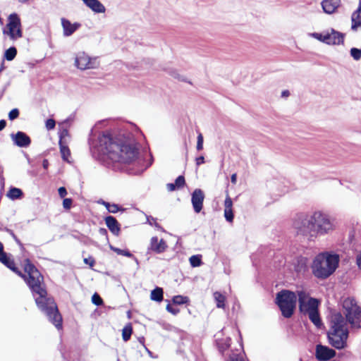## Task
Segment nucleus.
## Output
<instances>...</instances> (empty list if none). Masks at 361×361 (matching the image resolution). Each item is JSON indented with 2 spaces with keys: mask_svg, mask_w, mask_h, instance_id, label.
<instances>
[{
  "mask_svg": "<svg viewBox=\"0 0 361 361\" xmlns=\"http://www.w3.org/2000/svg\"><path fill=\"white\" fill-rule=\"evenodd\" d=\"M87 8L96 14L106 13L105 6L99 0H81Z\"/></svg>",
  "mask_w": 361,
  "mask_h": 361,
  "instance_id": "16",
  "label": "nucleus"
},
{
  "mask_svg": "<svg viewBox=\"0 0 361 361\" xmlns=\"http://www.w3.org/2000/svg\"><path fill=\"white\" fill-rule=\"evenodd\" d=\"M85 263H87V262H89V260H87V259H85Z\"/></svg>",
  "mask_w": 361,
  "mask_h": 361,
  "instance_id": "54",
  "label": "nucleus"
},
{
  "mask_svg": "<svg viewBox=\"0 0 361 361\" xmlns=\"http://www.w3.org/2000/svg\"><path fill=\"white\" fill-rule=\"evenodd\" d=\"M7 197L12 200L20 199L23 197V192L19 188H11L8 191Z\"/></svg>",
  "mask_w": 361,
  "mask_h": 361,
  "instance_id": "23",
  "label": "nucleus"
},
{
  "mask_svg": "<svg viewBox=\"0 0 361 361\" xmlns=\"http://www.w3.org/2000/svg\"><path fill=\"white\" fill-rule=\"evenodd\" d=\"M167 245L163 239H159L157 237H152L150 240L149 249L157 252L161 253L166 250Z\"/></svg>",
  "mask_w": 361,
  "mask_h": 361,
  "instance_id": "18",
  "label": "nucleus"
},
{
  "mask_svg": "<svg viewBox=\"0 0 361 361\" xmlns=\"http://www.w3.org/2000/svg\"><path fill=\"white\" fill-rule=\"evenodd\" d=\"M109 247H110V249L111 250H113L114 252H116L118 255H123V256H126V257H133L132 254L129 251H128V250H121V249L115 247H114L112 245H110Z\"/></svg>",
  "mask_w": 361,
  "mask_h": 361,
  "instance_id": "33",
  "label": "nucleus"
},
{
  "mask_svg": "<svg viewBox=\"0 0 361 361\" xmlns=\"http://www.w3.org/2000/svg\"><path fill=\"white\" fill-rule=\"evenodd\" d=\"M195 162L197 166H200V164H202L204 163V158L203 156H200L199 157H197L195 159Z\"/></svg>",
  "mask_w": 361,
  "mask_h": 361,
  "instance_id": "45",
  "label": "nucleus"
},
{
  "mask_svg": "<svg viewBox=\"0 0 361 361\" xmlns=\"http://www.w3.org/2000/svg\"><path fill=\"white\" fill-rule=\"evenodd\" d=\"M203 149V136L202 133H199L197 135V149L200 151Z\"/></svg>",
  "mask_w": 361,
  "mask_h": 361,
  "instance_id": "36",
  "label": "nucleus"
},
{
  "mask_svg": "<svg viewBox=\"0 0 361 361\" xmlns=\"http://www.w3.org/2000/svg\"><path fill=\"white\" fill-rule=\"evenodd\" d=\"M163 289L161 288L157 287L151 291L150 299L160 302L163 300Z\"/></svg>",
  "mask_w": 361,
  "mask_h": 361,
  "instance_id": "22",
  "label": "nucleus"
},
{
  "mask_svg": "<svg viewBox=\"0 0 361 361\" xmlns=\"http://www.w3.org/2000/svg\"><path fill=\"white\" fill-rule=\"evenodd\" d=\"M19 116V111L18 109H12L8 114V118L10 120H14Z\"/></svg>",
  "mask_w": 361,
  "mask_h": 361,
  "instance_id": "37",
  "label": "nucleus"
},
{
  "mask_svg": "<svg viewBox=\"0 0 361 361\" xmlns=\"http://www.w3.org/2000/svg\"><path fill=\"white\" fill-rule=\"evenodd\" d=\"M19 2L20 3H26L29 0H18Z\"/></svg>",
  "mask_w": 361,
  "mask_h": 361,
  "instance_id": "52",
  "label": "nucleus"
},
{
  "mask_svg": "<svg viewBox=\"0 0 361 361\" xmlns=\"http://www.w3.org/2000/svg\"><path fill=\"white\" fill-rule=\"evenodd\" d=\"M231 180L233 184H235L237 182V175L235 173L232 174Z\"/></svg>",
  "mask_w": 361,
  "mask_h": 361,
  "instance_id": "47",
  "label": "nucleus"
},
{
  "mask_svg": "<svg viewBox=\"0 0 361 361\" xmlns=\"http://www.w3.org/2000/svg\"><path fill=\"white\" fill-rule=\"evenodd\" d=\"M100 203L103 204L110 213L115 214L118 211L123 210L118 204H110L103 200L101 201Z\"/></svg>",
  "mask_w": 361,
  "mask_h": 361,
  "instance_id": "25",
  "label": "nucleus"
},
{
  "mask_svg": "<svg viewBox=\"0 0 361 361\" xmlns=\"http://www.w3.org/2000/svg\"><path fill=\"white\" fill-rule=\"evenodd\" d=\"M356 264L360 269H361V250L359 251L356 256Z\"/></svg>",
  "mask_w": 361,
  "mask_h": 361,
  "instance_id": "44",
  "label": "nucleus"
},
{
  "mask_svg": "<svg viewBox=\"0 0 361 361\" xmlns=\"http://www.w3.org/2000/svg\"><path fill=\"white\" fill-rule=\"evenodd\" d=\"M11 138L13 143L19 147H27L31 142V140L29 136L21 131L11 134Z\"/></svg>",
  "mask_w": 361,
  "mask_h": 361,
  "instance_id": "14",
  "label": "nucleus"
},
{
  "mask_svg": "<svg viewBox=\"0 0 361 361\" xmlns=\"http://www.w3.org/2000/svg\"><path fill=\"white\" fill-rule=\"evenodd\" d=\"M60 151L61 154L62 159L64 161L69 162V157L71 156V152L68 147L64 145L62 142H60Z\"/></svg>",
  "mask_w": 361,
  "mask_h": 361,
  "instance_id": "26",
  "label": "nucleus"
},
{
  "mask_svg": "<svg viewBox=\"0 0 361 361\" xmlns=\"http://www.w3.org/2000/svg\"><path fill=\"white\" fill-rule=\"evenodd\" d=\"M341 5V0H323L321 6L323 11L326 14H333Z\"/></svg>",
  "mask_w": 361,
  "mask_h": 361,
  "instance_id": "17",
  "label": "nucleus"
},
{
  "mask_svg": "<svg viewBox=\"0 0 361 361\" xmlns=\"http://www.w3.org/2000/svg\"><path fill=\"white\" fill-rule=\"evenodd\" d=\"M6 124V123L4 120L0 121V131L5 128Z\"/></svg>",
  "mask_w": 361,
  "mask_h": 361,
  "instance_id": "48",
  "label": "nucleus"
},
{
  "mask_svg": "<svg viewBox=\"0 0 361 361\" xmlns=\"http://www.w3.org/2000/svg\"><path fill=\"white\" fill-rule=\"evenodd\" d=\"M189 262L192 267H198L202 265V256L200 255H192L190 257Z\"/></svg>",
  "mask_w": 361,
  "mask_h": 361,
  "instance_id": "27",
  "label": "nucleus"
},
{
  "mask_svg": "<svg viewBox=\"0 0 361 361\" xmlns=\"http://www.w3.org/2000/svg\"><path fill=\"white\" fill-rule=\"evenodd\" d=\"M297 295L300 312L308 315L310 321L317 328H320L322 326V322L318 311L319 300L310 297L309 293L304 290H297Z\"/></svg>",
  "mask_w": 361,
  "mask_h": 361,
  "instance_id": "5",
  "label": "nucleus"
},
{
  "mask_svg": "<svg viewBox=\"0 0 361 361\" xmlns=\"http://www.w3.org/2000/svg\"><path fill=\"white\" fill-rule=\"evenodd\" d=\"M171 76H173L174 78H176L179 80L184 81L185 77L182 75H180L177 71L173 70L170 73Z\"/></svg>",
  "mask_w": 361,
  "mask_h": 361,
  "instance_id": "38",
  "label": "nucleus"
},
{
  "mask_svg": "<svg viewBox=\"0 0 361 361\" xmlns=\"http://www.w3.org/2000/svg\"><path fill=\"white\" fill-rule=\"evenodd\" d=\"M224 217L228 222H233L234 215L233 212V201L227 195L224 201Z\"/></svg>",
  "mask_w": 361,
  "mask_h": 361,
  "instance_id": "20",
  "label": "nucleus"
},
{
  "mask_svg": "<svg viewBox=\"0 0 361 361\" xmlns=\"http://www.w3.org/2000/svg\"><path fill=\"white\" fill-rule=\"evenodd\" d=\"M308 35L322 43L328 45L343 44L345 39V34L331 28L322 33L311 32Z\"/></svg>",
  "mask_w": 361,
  "mask_h": 361,
  "instance_id": "10",
  "label": "nucleus"
},
{
  "mask_svg": "<svg viewBox=\"0 0 361 361\" xmlns=\"http://www.w3.org/2000/svg\"><path fill=\"white\" fill-rule=\"evenodd\" d=\"M351 29L356 31L361 27V0H359V4L357 9L351 15Z\"/></svg>",
  "mask_w": 361,
  "mask_h": 361,
  "instance_id": "19",
  "label": "nucleus"
},
{
  "mask_svg": "<svg viewBox=\"0 0 361 361\" xmlns=\"http://www.w3.org/2000/svg\"><path fill=\"white\" fill-rule=\"evenodd\" d=\"M175 185L177 189L182 188L185 185V178L183 176H178L175 180Z\"/></svg>",
  "mask_w": 361,
  "mask_h": 361,
  "instance_id": "34",
  "label": "nucleus"
},
{
  "mask_svg": "<svg viewBox=\"0 0 361 361\" xmlns=\"http://www.w3.org/2000/svg\"><path fill=\"white\" fill-rule=\"evenodd\" d=\"M217 345L221 351L226 350L230 345V338H226L225 339H218Z\"/></svg>",
  "mask_w": 361,
  "mask_h": 361,
  "instance_id": "28",
  "label": "nucleus"
},
{
  "mask_svg": "<svg viewBox=\"0 0 361 361\" xmlns=\"http://www.w3.org/2000/svg\"><path fill=\"white\" fill-rule=\"evenodd\" d=\"M315 355L318 360L326 361L334 357L336 355V352L327 346L317 345Z\"/></svg>",
  "mask_w": 361,
  "mask_h": 361,
  "instance_id": "12",
  "label": "nucleus"
},
{
  "mask_svg": "<svg viewBox=\"0 0 361 361\" xmlns=\"http://www.w3.org/2000/svg\"><path fill=\"white\" fill-rule=\"evenodd\" d=\"M0 262L25 279L33 293L37 307L47 315L49 321L58 329H61L62 326L61 316L59 313L53 299L47 297V291L42 284L43 277L34 265L28 259H26L24 264L26 274H22L15 267L13 261L4 252V246L1 243H0Z\"/></svg>",
  "mask_w": 361,
  "mask_h": 361,
  "instance_id": "1",
  "label": "nucleus"
},
{
  "mask_svg": "<svg viewBox=\"0 0 361 361\" xmlns=\"http://www.w3.org/2000/svg\"><path fill=\"white\" fill-rule=\"evenodd\" d=\"M0 23L2 24L1 18H0Z\"/></svg>",
  "mask_w": 361,
  "mask_h": 361,
  "instance_id": "55",
  "label": "nucleus"
},
{
  "mask_svg": "<svg viewBox=\"0 0 361 361\" xmlns=\"http://www.w3.org/2000/svg\"><path fill=\"white\" fill-rule=\"evenodd\" d=\"M315 235H324L334 231L336 225L329 215L322 211H315L312 213Z\"/></svg>",
  "mask_w": 361,
  "mask_h": 361,
  "instance_id": "6",
  "label": "nucleus"
},
{
  "mask_svg": "<svg viewBox=\"0 0 361 361\" xmlns=\"http://www.w3.org/2000/svg\"><path fill=\"white\" fill-rule=\"evenodd\" d=\"M350 55L355 61H360L361 59V49L351 48Z\"/></svg>",
  "mask_w": 361,
  "mask_h": 361,
  "instance_id": "31",
  "label": "nucleus"
},
{
  "mask_svg": "<svg viewBox=\"0 0 361 361\" xmlns=\"http://www.w3.org/2000/svg\"><path fill=\"white\" fill-rule=\"evenodd\" d=\"M73 200L71 198H66L63 201V207L66 209H69L72 206Z\"/></svg>",
  "mask_w": 361,
  "mask_h": 361,
  "instance_id": "40",
  "label": "nucleus"
},
{
  "mask_svg": "<svg viewBox=\"0 0 361 361\" xmlns=\"http://www.w3.org/2000/svg\"><path fill=\"white\" fill-rule=\"evenodd\" d=\"M73 60L74 67L82 71L97 69L100 66L98 56H91L85 51L75 52L73 54Z\"/></svg>",
  "mask_w": 361,
  "mask_h": 361,
  "instance_id": "8",
  "label": "nucleus"
},
{
  "mask_svg": "<svg viewBox=\"0 0 361 361\" xmlns=\"http://www.w3.org/2000/svg\"><path fill=\"white\" fill-rule=\"evenodd\" d=\"M339 260V255L336 253H319L313 259L311 266L312 274L318 279H326L336 271Z\"/></svg>",
  "mask_w": 361,
  "mask_h": 361,
  "instance_id": "4",
  "label": "nucleus"
},
{
  "mask_svg": "<svg viewBox=\"0 0 361 361\" xmlns=\"http://www.w3.org/2000/svg\"><path fill=\"white\" fill-rule=\"evenodd\" d=\"M17 50L15 47H10L5 51V58L8 61H12L16 56Z\"/></svg>",
  "mask_w": 361,
  "mask_h": 361,
  "instance_id": "30",
  "label": "nucleus"
},
{
  "mask_svg": "<svg viewBox=\"0 0 361 361\" xmlns=\"http://www.w3.org/2000/svg\"><path fill=\"white\" fill-rule=\"evenodd\" d=\"M99 233L104 235H106L107 231L105 228H100L99 231Z\"/></svg>",
  "mask_w": 361,
  "mask_h": 361,
  "instance_id": "50",
  "label": "nucleus"
},
{
  "mask_svg": "<svg viewBox=\"0 0 361 361\" xmlns=\"http://www.w3.org/2000/svg\"><path fill=\"white\" fill-rule=\"evenodd\" d=\"M105 223L108 228L111 231V232L115 235H118L120 233V225L117 220L111 216H106L105 218Z\"/></svg>",
  "mask_w": 361,
  "mask_h": 361,
  "instance_id": "21",
  "label": "nucleus"
},
{
  "mask_svg": "<svg viewBox=\"0 0 361 361\" xmlns=\"http://www.w3.org/2000/svg\"><path fill=\"white\" fill-rule=\"evenodd\" d=\"M61 22L63 27V35L65 37L72 35L81 26L80 23L77 22L71 23L69 20L64 18L61 19Z\"/></svg>",
  "mask_w": 361,
  "mask_h": 361,
  "instance_id": "15",
  "label": "nucleus"
},
{
  "mask_svg": "<svg viewBox=\"0 0 361 361\" xmlns=\"http://www.w3.org/2000/svg\"><path fill=\"white\" fill-rule=\"evenodd\" d=\"M92 302L96 305H101L102 304V299L97 293H94L92 297Z\"/></svg>",
  "mask_w": 361,
  "mask_h": 361,
  "instance_id": "35",
  "label": "nucleus"
},
{
  "mask_svg": "<svg viewBox=\"0 0 361 361\" xmlns=\"http://www.w3.org/2000/svg\"><path fill=\"white\" fill-rule=\"evenodd\" d=\"M3 35L13 41L23 37L21 20L17 13H13L8 16V22L3 29Z\"/></svg>",
  "mask_w": 361,
  "mask_h": 361,
  "instance_id": "11",
  "label": "nucleus"
},
{
  "mask_svg": "<svg viewBox=\"0 0 361 361\" xmlns=\"http://www.w3.org/2000/svg\"><path fill=\"white\" fill-rule=\"evenodd\" d=\"M228 361H244V359L242 355L233 353Z\"/></svg>",
  "mask_w": 361,
  "mask_h": 361,
  "instance_id": "39",
  "label": "nucleus"
},
{
  "mask_svg": "<svg viewBox=\"0 0 361 361\" xmlns=\"http://www.w3.org/2000/svg\"><path fill=\"white\" fill-rule=\"evenodd\" d=\"M213 296L216 303V307L218 308H224L226 297L218 291L214 292Z\"/></svg>",
  "mask_w": 361,
  "mask_h": 361,
  "instance_id": "24",
  "label": "nucleus"
},
{
  "mask_svg": "<svg viewBox=\"0 0 361 361\" xmlns=\"http://www.w3.org/2000/svg\"><path fill=\"white\" fill-rule=\"evenodd\" d=\"M166 310L169 312L173 314V315H176L179 312V310L178 309L173 308V307H171V305L170 304H168L166 305Z\"/></svg>",
  "mask_w": 361,
  "mask_h": 361,
  "instance_id": "42",
  "label": "nucleus"
},
{
  "mask_svg": "<svg viewBox=\"0 0 361 361\" xmlns=\"http://www.w3.org/2000/svg\"><path fill=\"white\" fill-rule=\"evenodd\" d=\"M343 312L345 319L340 312H336L331 317L330 329L328 332L329 343L336 349L347 347L348 338V322L352 328H360L361 308L353 298L348 297L342 302Z\"/></svg>",
  "mask_w": 361,
  "mask_h": 361,
  "instance_id": "2",
  "label": "nucleus"
},
{
  "mask_svg": "<svg viewBox=\"0 0 361 361\" xmlns=\"http://www.w3.org/2000/svg\"><path fill=\"white\" fill-rule=\"evenodd\" d=\"M240 349H242V348H243V346H242V345H241V344L240 345Z\"/></svg>",
  "mask_w": 361,
  "mask_h": 361,
  "instance_id": "56",
  "label": "nucleus"
},
{
  "mask_svg": "<svg viewBox=\"0 0 361 361\" xmlns=\"http://www.w3.org/2000/svg\"><path fill=\"white\" fill-rule=\"evenodd\" d=\"M297 296V293L288 290H281L277 294L276 303L283 317L289 318L293 315L296 306Z\"/></svg>",
  "mask_w": 361,
  "mask_h": 361,
  "instance_id": "7",
  "label": "nucleus"
},
{
  "mask_svg": "<svg viewBox=\"0 0 361 361\" xmlns=\"http://www.w3.org/2000/svg\"><path fill=\"white\" fill-rule=\"evenodd\" d=\"M132 326L130 324L126 325L122 330V337L123 341H127L130 339L132 334Z\"/></svg>",
  "mask_w": 361,
  "mask_h": 361,
  "instance_id": "29",
  "label": "nucleus"
},
{
  "mask_svg": "<svg viewBox=\"0 0 361 361\" xmlns=\"http://www.w3.org/2000/svg\"><path fill=\"white\" fill-rule=\"evenodd\" d=\"M289 92L288 90H284L282 92V97H288L289 96Z\"/></svg>",
  "mask_w": 361,
  "mask_h": 361,
  "instance_id": "51",
  "label": "nucleus"
},
{
  "mask_svg": "<svg viewBox=\"0 0 361 361\" xmlns=\"http://www.w3.org/2000/svg\"><path fill=\"white\" fill-rule=\"evenodd\" d=\"M311 214H300L293 222V228L298 235L316 237Z\"/></svg>",
  "mask_w": 361,
  "mask_h": 361,
  "instance_id": "9",
  "label": "nucleus"
},
{
  "mask_svg": "<svg viewBox=\"0 0 361 361\" xmlns=\"http://www.w3.org/2000/svg\"><path fill=\"white\" fill-rule=\"evenodd\" d=\"M166 188L169 191L171 192L177 189V187L176 186L175 183H168L166 185Z\"/></svg>",
  "mask_w": 361,
  "mask_h": 361,
  "instance_id": "46",
  "label": "nucleus"
},
{
  "mask_svg": "<svg viewBox=\"0 0 361 361\" xmlns=\"http://www.w3.org/2000/svg\"><path fill=\"white\" fill-rule=\"evenodd\" d=\"M85 263H87V262H89V260H87V259H85Z\"/></svg>",
  "mask_w": 361,
  "mask_h": 361,
  "instance_id": "53",
  "label": "nucleus"
},
{
  "mask_svg": "<svg viewBox=\"0 0 361 361\" xmlns=\"http://www.w3.org/2000/svg\"><path fill=\"white\" fill-rule=\"evenodd\" d=\"M99 143L101 151L114 161L130 164L137 157L136 142L130 136L106 132L99 137Z\"/></svg>",
  "mask_w": 361,
  "mask_h": 361,
  "instance_id": "3",
  "label": "nucleus"
},
{
  "mask_svg": "<svg viewBox=\"0 0 361 361\" xmlns=\"http://www.w3.org/2000/svg\"><path fill=\"white\" fill-rule=\"evenodd\" d=\"M42 166H43V168L47 169L48 168V166H49V162L47 159H44L42 162Z\"/></svg>",
  "mask_w": 361,
  "mask_h": 361,
  "instance_id": "49",
  "label": "nucleus"
},
{
  "mask_svg": "<svg viewBox=\"0 0 361 361\" xmlns=\"http://www.w3.org/2000/svg\"><path fill=\"white\" fill-rule=\"evenodd\" d=\"M58 192L61 197H64L67 195L66 189L64 187L59 188Z\"/></svg>",
  "mask_w": 361,
  "mask_h": 361,
  "instance_id": "43",
  "label": "nucleus"
},
{
  "mask_svg": "<svg viewBox=\"0 0 361 361\" xmlns=\"http://www.w3.org/2000/svg\"><path fill=\"white\" fill-rule=\"evenodd\" d=\"M189 299L188 297L183 295H176L173 298L172 301L176 305H183L188 302Z\"/></svg>",
  "mask_w": 361,
  "mask_h": 361,
  "instance_id": "32",
  "label": "nucleus"
},
{
  "mask_svg": "<svg viewBox=\"0 0 361 361\" xmlns=\"http://www.w3.org/2000/svg\"><path fill=\"white\" fill-rule=\"evenodd\" d=\"M55 121L54 119H48L47 121H46V128L47 130H52L55 127Z\"/></svg>",
  "mask_w": 361,
  "mask_h": 361,
  "instance_id": "41",
  "label": "nucleus"
},
{
  "mask_svg": "<svg viewBox=\"0 0 361 361\" xmlns=\"http://www.w3.org/2000/svg\"><path fill=\"white\" fill-rule=\"evenodd\" d=\"M204 194L201 189H195L192 193L191 202L194 211L200 213L203 207Z\"/></svg>",
  "mask_w": 361,
  "mask_h": 361,
  "instance_id": "13",
  "label": "nucleus"
}]
</instances>
